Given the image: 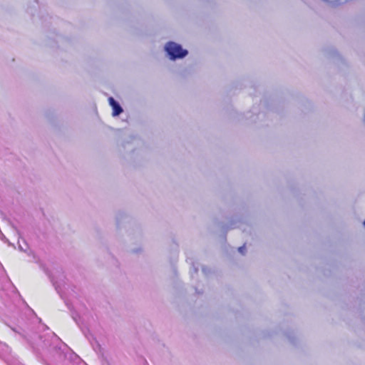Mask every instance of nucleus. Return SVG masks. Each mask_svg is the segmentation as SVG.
<instances>
[{"label":"nucleus","instance_id":"f257e3e1","mask_svg":"<svg viewBox=\"0 0 365 365\" xmlns=\"http://www.w3.org/2000/svg\"><path fill=\"white\" fill-rule=\"evenodd\" d=\"M165 49L170 59L181 58L187 54V51L182 48L181 46L170 42L166 44Z\"/></svg>","mask_w":365,"mask_h":365},{"label":"nucleus","instance_id":"f03ea898","mask_svg":"<svg viewBox=\"0 0 365 365\" xmlns=\"http://www.w3.org/2000/svg\"><path fill=\"white\" fill-rule=\"evenodd\" d=\"M108 101L110 106L113 108V115L116 116L120 114L123 111L120 106L112 97H110Z\"/></svg>","mask_w":365,"mask_h":365},{"label":"nucleus","instance_id":"7ed1b4c3","mask_svg":"<svg viewBox=\"0 0 365 365\" xmlns=\"http://www.w3.org/2000/svg\"><path fill=\"white\" fill-rule=\"evenodd\" d=\"M245 246H243V247H239L238 250H239V252H240V253L243 254V253H244V250H245Z\"/></svg>","mask_w":365,"mask_h":365},{"label":"nucleus","instance_id":"20e7f679","mask_svg":"<svg viewBox=\"0 0 365 365\" xmlns=\"http://www.w3.org/2000/svg\"><path fill=\"white\" fill-rule=\"evenodd\" d=\"M334 5L336 4V1L333 2Z\"/></svg>","mask_w":365,"mask_h":365},{"label":"nucleus","instance_id":"39448f33","mask_svg":"<svg viewBox=\"0 0 365 365\" xmlns=\"http://www.w3.org/2000/svg\"><path fill=\"white\" fill-rule=\"evenodd\" d=\"M364 227H365V221L364 222Z\"/></svg>","mask_w":365,"mask_h":365}]
</instances>
